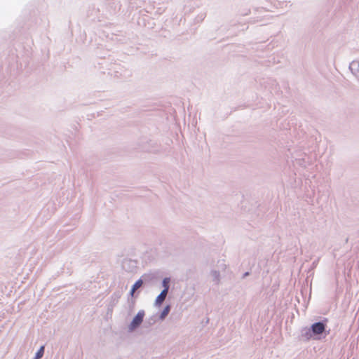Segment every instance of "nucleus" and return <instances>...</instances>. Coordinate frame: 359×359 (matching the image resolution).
I'll return each mask as SVG.
<instances>
[{"label": "nucleus", "instance_id": "obj_1", "mask_svg": "<svg viewBox=\"0 0 359 359\" xmlns=\"http://www.w3.org/2000/svg\"><path fill=\"white\" fill-rule=\"evenodd\" d=\"M329 319L319 316L318 319L309 326L301 328L298 339L304 342L313 341H323L330 334V328L328 327Z\"/></svg>", "mask_w": 359, "mask_h": 359}, {"label": "nucleus", "instance_id": "obj_2", "mask_svg": "<svg viewBox=\"0 0 359 359\" xmlns=\"http://www.w3.org/2000/svg\"><path fill=\"white\" fill-rule=\"evenodd\" d=\"M98 65H100V69L102 68L104 65L108 67L107 68V74L117 79H127L132 76V71L119 63H108L104 59L102 62L98 63Z\"/></svg>", "mask_w": 359, "mask_h": 359}, {"label": "nucleus", "instance_id": "obj_3", "mask_svg": "<svg viewBox=\"0 0 359 359\" xmlns=\"http://www.w3.org/2000/svg\"><path fill=\"white\" fill-rule=\"evenodd\" d=\"M144 311L140 310L129 323L128 326V332L131 333L139 328L144 321Z\"/></svg>", "mask_w": 359, "mask_h": 359}, {"label": "nucleus", "instance_id": "obj_4", "mask_svg": "<svg viewBox=\"0 0 359 359\" xmlns=\"http://www.w3.org/2000/svg\"><path fill=\"white\" fill-rule=\"evenodd\" d=\"M121 294L119 291L114 292L109 299L107 304V315H112L114 306L118 304L119 299L121 298Z\"/></svg>", "mask_w": 359, "mask_h": 359}, {"label": "nucleus", "instance_id": "obj_5", "mask_svg": "<svg viewBox=\"0 0 359 359\" xmlns=\"http://www.w3.org/2000/svg\"><path fill=\"white\" fill-rule=\"evenodd\" d=\"M142 280L143 278H139L132 285L128 293L129 297L134 299H137L138 297L140 291L136 292V290L144 285Z\"/></svg>", "mask_w": 359, "mask_h": 359}, {"label": "nucleus", "instance_id": "obj_6", "mask_svg": "<svg viewBox=\"0 0 359 359\" xmlns=\"http://www.w3.org/2000/svg\"><path fill=\"white\" fill-rule=\"evenodd\" d=\"M172 309V306L170 304H167L163 309L160 311V313H157L158 319L160 320H163L169 314L170 310Z\"/></svg>", "mask_w": 359, "mask_h": 359}, {"label": "nucleus", "instance_id": "obj_7", "mask_svg": "<svg viewBox=\"0 0 359 359\" xmlns=\"http://www.w3.org/2000/svg\"><path fill=\"white\" fill-rule=\"evenodd\" d=\"M351 72L359 79V61L353 60L349 65Z\"/></svg>", "mask_w": 359, "mask_h": 359}, {"label": "nucleus", "instance_id": "obj_8", "mask_svg": "<svg viewBox=\"0 0 359 359\" xmlns=\"http://www.w3.org/2000/svg\"><path fill=\"white\" fill-rule=\"evenodd\" d=\"M154 144L151 140H147L145 142L142 140L140 147L142 151L151 152L153 151Z\"/></svg>", "mask_w": 359, "mask_h": 359}, {"label": "nucleus", "instance_id": "obj_9", "mask_svg": "<svg viewBox=\"0 0 359 359\" xmlns=\"http://www.w3.org/2000/svg\"><path fill=\"white\" fill-rule=\"evenodd\" d=\"M168 293L165 291H161L160 294L156 297L154 302V306L156 307H161L163 304V302L164 301Z\"/></svg>", "mask_w": 359, "mask_h": 359}, {"label": "nucleus", "instance_id": "obj_10", "mask_svg": "<svg viewBox=\"0 0 359 359\" xmlns=\"http://www.w3.org/2000/svg\"><path fill=\"white\" fill-rule=\"evenodd\" d=\"M170 281L171 278L170 277H164L161 280V286L163 287V290L161 291H165L166 293L168 292L170 287Z\"/></svg>", "mask_w": 359, "mask_h": 359}, {"label": "nucleus", "instance_id": "obj_11", "mask_svg": "<svg viewBox=\"0 0 359 359\" xmlns=\"http://www.w3.org/2000/svg\"><path fill=\"white\" fill-rule=\"evenodd\" d=\"M158 316L157 314H154L150 318H149L145 322H144V327L148 328L151 327V325H154L156 322L157 321Z\"/></svg>", "mask_w": 359, "mask_h": 359}, {"label": "nucleus", "instance_id": "obj_12", "mask_svg": "<svg viewBox=\"0 0 359 359\" xmlns=\"http://www.w3.org/2000/svg\"><path fill=\"white\" fill-rule=\"evenodd\" d=\"M44 351L45 346H41L40 348L35 353L34 356L32 359H41L44 355Z\"/></svg>", "mask_w": 359, "mask_h": 359}, {"label": "nucleus", "instance_id": "obj_13", "mask_svg": "<svg viewBox=\"0 0 359 359\" xmlns=\"http://www.w3.org/2000/svg\"><path fill=\"white\" fill-rule=\"evenodd\" d=\"M212 276V280L218 284L220 281V273L219 271L217 270H212L210 272Z\"/></svg>", "mask_w": 359, "mask_h": 359}, {"label": "nucleus", "instance_id": "obj_14", "mask_svg": "<svg viewBox=\"0 0 359 359\" xmlns=\"http://www.w3.org/2000/svg\"><path fill=\"white\" fill-rule=\"evenodd\" d=\"M140 278H143L142 283L144 284L149 283L152 279L153 277L151 274H146L144 273L142 275Z\"/></svg>", "mask_w": 359, "mask_h": 359}, {"label": "nucleus", "instance_id": "obj_15", "mask_svg": "<svg viewBox=\"0 0 359 359\" xmlns=\"http://www.w3.org/2000/svg\"><path fill=\"white\" fill-rule=\"evenodd\" d=\"M318 262H319V259H317L313 262L310 268L308 270V273H311L314 270V269L317 266Z\"/></svg>", "mask_w": 359, "mask_h": 359}, {"label": "nucleus", "instance_id": "obj_16", "mask_svg": "<svg viewBox=\"0 0 359 359\" xmlns=\"http://www.w3.org/2000/svg\"><path fill=\"white\" fill-rule=\"evenodd\" d=\"M135 299H136L132 298L128 296V304H129V308L130 310H132L135 306Z\"/></svg>", "mask_w": 359, "mask_h": 359}, {"label": "nucleus", "instance_id": "obj_17", "mask_svg": "<svg viewBox=\"0 0 359 359\" xmlns=\"http://www.w3.org/2000/svg\"><path fill=\"white\" fill-rule=\"evenodd\" d=\"M295 161L297 162V163L298 165H299L302 167H306V166L305 159L303 158H295Z\"/></svg>", "mask_w": 359, "mask_h": 359}, {"label": "nucleus", "instance_id": "obj_18", "mask_svg": "<svg viewBox=\"0 0 359 359\" xmlns=\"http://www.w3.org/2000/svg\"><path fill=\"white\" fill-rule=\"evenodd\" d=\"M266 82H267L269 84H271L272 86H273V85H275L276 86H277V83H276V80L272 79H271V78L267 79Z\"/></svg>", "mask_w": 359, "mask_h": 359}, {"label": "nucleus", "instance_id": "obj_19", "mask_svg": "<svg viewBox=\"0 0 359 359\" xmlns=\"http://www.w3.org/2000/svg\"><path fill=\"white\" fill-rule=\"evenodd\" d=\"M250 273L249 271H246V272H245V273L243 274L242 278H246L247 276H248L250 275Z\"/></svg>", "mask_w": 359, "mask_h": 359}, {"label": "nucleus", "instance_id": "obj_20", "mask_svg": "<svg viewBox=\"0 0 359 359\" xmlns=\"http://www.w3.org/2000/svg\"><path fill=\"white\" fill-rule=\"evenodd\" d=\"M220 267H222L223 269H224L226 268V264H222L220 265Z\"/></svg>", "mask_w": 359, "mask_h": 359}, {"label": "nucleus", "instance_id": "obj_21", "mask_svg": "<svg viewBox=\"0 0 359 359\" xmlns=\"http://www.w3.org/2000/svg\"><path fill=\"white\" fill-rule=\"evenodd\" d=\"M208 322H209V318H207V320H205V323H208Z\"/></svg>", "mask_w": 359, "mask_h": 359}, {"label": "nucleus", "instance_id": "obj_22", "mask_svg": "<svg viewBox=\"0 0 359 359\" xmlns=\"http://www.w3.org/2000/svg\"><path fill=\"white\" fill-rule=\"evenodd\" d=\"M348 241V238H346V240H345V242L347 243Z\"/></svg>", "mask_w": 359, "mask_h": 359}]
</instances>
